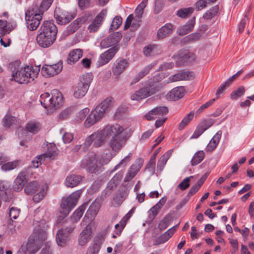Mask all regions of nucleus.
<instances>
[{
  "mask_svg": "<svg viewBox=\"0 0 254 254\" xmlns=\"http://www.w3.org/2000/svg\"><path fill=\"white\" fill-rule=\"evenodd\" d=\"M34 232L29 237L26 246H22L17 254H22L25 250L30 254L37 252L41 248V244L47 239L48 226L45 221H37L34 223Z\"/></svg>",
  "mask_w": 254,
  "mask_h": 254,
  "instance_id": "1",
  "label": "nucleus"
},
{
  "mask_svg": "<svg viewBox=\"0 0 254 254\" xmlns=\"http://www.w3.org/2000/svg\"><path fill=\"white\" fill-rule=\"evenodd\" d=\"M112 100L111 98H107L98 105L90 113V110L88 108H85L80 110L76 116V120L77 122L82 121L86 116L84 125L86 127H90L97 123L99 122L105 116L107 109L110 106Z\"/></svg>",
  "mask_w": 254,
  "mask_h": 254,
  "instance_id": "2",
  "label": "nucleus"
},
{
  "mask_svg": "<svg viewBox=\"0 0 254 254\" xmlns=\"http://www.w3.org/2000/svg\"><path fill=\"white\" fill-rule=\"evenodd\" d=\"M20 62L16 61L9 64L8 68L12 71L11 80L20 84L33 81L37 77L40 71L39 66H27L24 68L20 67Z\"/></svg>",
  "mask_w": 254,
  "mask_h": 254,
  "instance_id": "3",
  "label": "nucleus"
},
{
  "mask_svg": "<svg viewBox=\"0 0 254 254\" xmlns=\"http://www.w3.org/2000/svg\"><path fill=\"white\" fill-rule=\"evenodd\" d=\"M40 32L36 38L37 42L41 47H50L56 39L57 28L52 21H45L40 28Z\"/></svg>",
  "mask_w": 254,
  "mask_h": 254,
  "instance_id": "4",
  "label": "nucleus"
},
{
  "mask_svg": "<svg viewBox=\"0 0 254 254\" xmlns=\"http://www.w3.org/2000/svg\"><path fill=\"white\" fill-rule=\"evenodd\" d=\"M82 192V190H76L70 194L66 198L63 199L59 211L60 219H64L68 215L72 209L76 205Z\"/></svg>",
  "mask_w": 254,
  "mask_h": 254,
  "instance_id": "5",
  "label": "nucleus"
},
{
  "mask_svg": "<svg viewBox=\"0 0 254 254\" xmlns=\"http://www.w3.org/2000/svg\"><path fill=\"white\" fill-rule=\"evenodd\" d=\"M103 163L99 156L91 152L85 156L82 161L81 166L88 172L93 173L98 172L101 168Z\"/></svg>",
  "mask_w": 254,
  "mask_h": 254,
  "instance_id": "6",
  "label": "nucleus"
},
{
  "mask_svg": "<svg viewBox=\"0 0 254 254\" xmlns=\"http://www.w3.org/2000/svg\"><path fill=\"white\" fill-rule=\"evenodd\" d=\"M109 138L104 128L98 130L88 136L83 144V148H88L92 143L93 146L99 147L103 145Z\"/></svg>",
  "mask_w": 254,
  "mask_h": 254,
  "instance_id": "7",
  "label": "nucleus"
},
{
  "mask_svg": "<svg viewBox=\"0 0 254 254\" xmlns=\"http://www.w3.org/2000/svg\"><path fill=\"white\" fill-rule=\"evenodd\" d=\"M148 0H143L142 2L138 5L135 10V18L132 14H130L127 17L125 24V29H127L130 27L132 21H133L132 26L135 28L139 27L140 19L144 12V9L146 6Z\"/></svg>",
  "mask_w": 254,
  "mask_h": 254,
  "instance_id": "8",
  "label": "nucleus"
},
{
  "mask_svg": "<svg viewBox=\"0 0 254 254\" xmlns=\"http://www.w3.org/2000/svg\"><path fill=\"white\" fill-rule=\"evenodd\" d=\"M159 90V87L158 85L148 84L132 93L130 98L132 101H139L154 94Z\"/></svg>",
  "mask_w": 254,
  "mask_h": 254,
  "instance_id": "9",
  "label": "nucleus"
},
{
  "mask_svg": "<svg viewBox=\"0 0 254 254\" xmlns=\"http://www.w3.org/2000/svg\"><path fill=\"white\" fill-rule=\"evenodd\" d=\"M42 13L39 12L37 9L30 7L25 13V19L27 27L29 30H36L40 23L42 18Z\"/></svg>",
  "mask_w": 254,
  "mask_h": 254,
  "instance_id": "10",
  "label": "nucleus"
},
{
  "mask_svg": "<svg viewBox=\"0 0 254 254\" xmlns=\"http://www.w3.org/2000/svg\"><path fill=\"white\" fill-rule=\"evenodd\" d=\"M86 216H85L82 220L81 224L83 226H86L79 234L78 239V244L81 246H85L92 238V228L91 226L89 224L91 220H88L87 222H86Z\"/></svg>",
  "mask_w": 254,
  "mask_h": 254,
  "instance_id": "11",
  "label": "nucleus"
},
{
  "mask_svg": "<svg viewBox=\"0 0 254 254\" xmlns=\"http://www.w3.org/2000/svg\"><path fill=\"white\" fill-rule=\"evenodd\" d=\"M129 137V136H112L108 143V146L114 155L121 149Z\"/></svg>",
  "mask_w": 254,
  "mask_h": 254,
  "instance_id": "12",
  "label": "nucleus"
},
{
  "mask_svg": "<svg viewBox=\"0 0 254 254\" xmlns=\"http://www.w3.org/2000/svg\"><path fill=\"white\" fill-rule=\"evenodd\" d=\"M104 128L109 137L111 136H130V134L128 133L127 129L124 128L122 126L117 124L112 125H107Z\"/></svg>",
  "mask_w": 254,
  "mask_h": 254,
  "instance_id": "13",
  "label": "nucleus"
},
{
  "mask_svg": "<svg viewBox=\"0 0 254 254\" xmlns=\"http://www.w3.org/2000/svg\"><path fill=\"white\" fill-rule=\"evenodd\" d=\"M63 67V63L61 62L54 64H45L41 69V73L45 77H52L60 73Z\"/></svg>",
  "mask_w": 254,
  "mask_h": 254,
  "instance_id": "14",
  "label": "nucleus"
},
{
  "mask_svg": "<svg viewBox=\"0 0 254 254\" xmlns=\"http://www.w3.org/2000/svg\"><path fill=\"white\" fill-rule=\"evenodd\" d=\"M48 149L45 153L41 154L37 156L33 161V165L34 167L38 168L42 162L45 160L46 158H49L53 159L57 155V147L54 143H50Z\"/></svg>",
  "mask_w": 254,
  "mask_h": 254,
  "instance_id": "15",
  "label": "nucleus"
},
{
  "mask_svg": "<svg viewBox=\"0 0 254 254\" xmlns=\"http://www.w3.org/2000/svg\"><path fill=\"white\" fill-rule=\"evenodd\" d=\"M74 229L73 227L70 226L64 229L59 230L56 235V241L59 246H65L69 240L70 234Z\"/></svg>",
  "mask_w": 254,
  "mask_h": 254,
  "instance_id": "16",
  "label": "nucleus"
},
{
  "mask_svg": "<svg viewBox=\"0 0 254 254\" xmlns=\"http://www.w3.org/2000/svg\"><path fill=\"white\" fill-rule=\"evenodd\" d=\"M119 50V46H115L101 54L98 61V65L102 66L108 63Z\"/></svg>",
  "mask_w": 254,
  "mask_h": 254,
  "instance_id": "17",
  "label": "nucleus"
},
{
  "mask_svg": "<svg viewBox=\"0 0 254 254\" xmlns=\"http://www.w3.org/2000/svg\"><path fill=\"white\" fill-rule=\"evenodd\" d=\"M122 37V35L119 32H114L108 37L101 41V47L102 48H107L116 45L120 42Z\"/></svg>",
  "mask_w": 254,
  "mask_h": 254,
  "instance_id": "18",
  "label": "nucleus"
},
{
  "mask_svg": "<svg viewBox=\"0 0 254 254\" xmlns=\"http://www.w3.org/2000/svg\"><path fill=\"white\" fill-rule=\"evenodd\" d=\"M54 17L58 23L61 24H66L73 18L70 14L60 7L56 8Z\"/></svg>",
  "mask_w": 254,
  "mask_h": 254,
  "instance_id": "19",
  "label": "nucleus"
},
{
  "mask_svg": "<svg viewBox=\"0 0 254 254\" xmlns=\"http://www.w3.org/2000/svg\"><path fill=\"white\" fill-rule=\"evenodd\" d=\"M194 78V74L191 71H180L170 76L167 83L181 80H191Z\"/></svg>",
  "mask_w": 254,
  "mask_h": 254,
  "instance_id": "20",
  "label": "nucleus"
},
{
  "mask_svg": "<svg viewBox=\"0 0 254 254\" xmlns=\"http://www.w3.org/2000/svg\"><path fill=\"white\" fill-rule=\"evenodd\" d=\"M168 113V110L166 107H158L148 112L146 114L145 118L148 121L152 120L157 118H161Z\"/></svg>",
  "mask_w": 254,
  "mask_h": 254,
  "instance_id": "21",
  "label": "nucleus"
},
{
  "mask_svg": "<svg viewBox=\"0 0 254 254\" xmlns=\"http://www.w3.org/2000/svg\"><path fill=\"white\" fill-rule=\"evenodd\" d=\"M129 63L126 59H117L113 64L112 72L115 75H119L128 66Z\"/></svg>",
  "mask_w": 254,
  "mask_h": 254,
  "instance_id": "22",
  "label": "nucleus"
},
{
  "mask_svg": "<svg viewBox=\"0 0 254 254\" xmlns=\"http://www.w3.org/2000/svg\"><path fill=\"white\" fill-rule=\"evenodd\" d=\"M143 163V160L141 159H138L135 160L134 163L129 168L127 173L125 177L126 181H129L134 178L137 172L142 167Z\"/></svg>",
  "mask_w": 254,
  "mask_h": 254,
  "instance_id": "23",
  "label": "nucleus"
},
{
  "mask_svg": "<svg viewBox=\"0 0 254 254\" xmlns=\"http://www.w3.org/2000/svg\"><path fill=\"white\" fill-rule=\"evenodd\" d=\"M52 112L59 108L63 102L62 93L57 89L51 91Z\"/></svg>",
  "mask_w": 254,
  "mask_h": 254,
  "instance_id": "24",
  "label": "nucleus"
},
{
  "mask_svg": "<svg viewBox=\"0 0 254 254\" xmlns=\"http://www.w3.org/2000/svg\"><path fill=\"white\" fill-rule=\"evenodd\" d=\"M106 14L107 10L106 9H103L96 16L94 20L88 26V29L91 32H95L98 30L102 24Z\"/></svg>",
  "mask_w": 254,
  "mask_h": 254,
  "instance_id": "25",
  "label": "nucleus"
},
{
  "mask_svg": "<svg viewBox=\"0 0 254 254\" xmlns=\"http://www.w3.org/2000/svg\"><path fill=\"white\" fill-rule=\"evenodd\" d=\"M185 90L183 86H179L172 89L166 95L170 101H176L182 98L185 95Z\"/></svg>",
  "mask_w": 254,
  "mask_h": 254,
  "instance_id": "26",
  "label": "nucleus"
},
{
  "mask_svg": "<svg viewBox=\"0 0 254 254\" xmlns=\"http://www.w3.org/2000/svg\"><path fill=\"white\" fill-rule=\"evenodd\" d=\"M166 197H162L154 206L149 209L148 213V218L150 221L154 219L160 210L166 203Z\"/></svg>",
  "mask_w": 254,
  "mask_h": 254,
  "instance_id": "27",
  "label": "nucleus"
},
{
  "mask_svg": "<svg viewBox=\"0 0 254 254\" xmlns=\"http://www.w3.org/2000/svg\"><path fill=\"white\" fill-rule=\"evenodd\" d=\"M195 22V17H192L186 24L180 26L177 31L179 35L184 36L190 32L193 29Z\"/></svg>",
  "mask_w": 254,
  "mask_h": 254,
  "instance_id": "28",
  "label": "nucleus"
},
{
  "mask_svg": "<svg viewBox=\"0 0 254 254\" xmlns=\"http://www.w3.org/2000/svg\"><path fill=\"white\" fill-rule=\"evenodd\" d=\"M178 226V224L175 225L159 236L156 239V242L157 244H163L169 240V239L171 238L175 233Z\"/></svg>",
  "mask_w": 254,
  "mask_h": 254,
  "instance_id": "29",
  "label": "nucleus"
},
{
  "mask_svg": "<svg viewBox=\"0 0 254 254\" xmlns=\"http://www.w3.org/2000/svg\"><path fill=\"white\" fill-rule=\"evenodd\" d=\"M173 25L171 23H167L161 27L157 32L158 39H163L170 35L173 31Z\"/></svg>",
  "mask_w": 254,
  "mask_h": 254,
  "instance_id": "30",
  "label": "nucleus"
},
{
  "mask_svg": "<svg viewBox=\"0 0 254 254\" xmlns=\"http://www.w3.org/2000/svg\"><path fill=\"white\" fill-rule=\"evenodd\" d=\"M83 51L80 49H76L70 51L67 59V63L72 64L77 62L82 56Z\"/></svg>",
  "mask_w": 254,
  "mask_h": 254,
  "instance_id": "31",
  "label": "nucleus"
},
{
  "mask_svg": "<svg viewBox=\"0 0 254 254\" xmlns=\"http://www.w3.org/2000/svg\"><path fill=\"white\" fill-rule=\"evenodd\" d=\"M221 130L218 131L208 144L205 150L207 152H211L217 146L222 136Z\"/></svg>",
  "mask_w": 254,
  "mask_h": 254,
  "instance_id": "32",
  "label": "nucleus"
},
{
  "mask_svg": "<svg viewBox=\"0 0 254 254\" xmlns=\"http://www.w3.org/2000/svg\"><path fill=\"white\" fill-rule=\"evenodd\" d=\"M83 177L75 174L67 176L65 181V185L68 187L73 188L77 186L82 180Z\"/></svg>",
  "mask_w": 254,
  "mask_h": 254,
  "instance_id": "33",
  "label": "nucleus"
},
{
  "mask_svg": "<svg viewBox=\"0 0 254 254\" xmlns=\"http://www.w3.org/2000/svg\"><path fill=\"white\" fill-rule=\"evenodd\" d=\"M51 95L45 92L40 96V102L41 105L48 111L52 112Z\"/></svg>",
  "mask_w": 254,
  "mask_h": 254,
  "instance_id": "34",
  "label": "nucleus"
},
{
  "mask_svg": "<svg viewBox=\"0 0 254 254\" xmlns=\"http://www.w3.org/2000/svg\"><path fill=\"white\" fill-rule=\"evenodd\" d=\"M25 182V175L24 173H20L14 182L13 188L16 191H19L22 190Z\"/></svg>",
  "mask_w": 254,
  "mask_h": 254,
  "instance_id": "35",
  "label": "nucleus"
},
{
  "mask_svg": "<svg viewBox=\"0 0 254 254\" xmlns=\"http://www.w3.org/2000/svg\"><path fill=\"white\" fill-rule=\"evenodd\" d=\"M178 57L181 60L187 62H193L196 58V56L193 53L186 50L180 51L178 53Z\"/></svg>",
  "mask_w": 254,
  "mask_h": 254,
  "instance_id": "36",
  "label": "nucleus"
},
{
  "mask_svg": "<svg viewBox=\"0 0 254 254\" xmlns=\"http://www.w3.org/2000/svg\"><path fill=\"white\" fill-rule=\"evenodd\" d=\"M171 153L172 150H169L167 152H166L164 154L161 156L157 163V170H159L160 172L163 170L165 165L166 164L167 161H168L170 155H171Z\"/></svg>",
  "mask_w": 254,
  "mask_h": 254,
  "instance_id": "37",
  "label": "nucleus"
},
{
  "mask_svg": "<svg viewBox=\"0 0 254 254\" xmlns=\"http://www.w3.org/2000/svg\"><path fill=\"white\" fill-rule=\"evenodd\" d=\"M130 211H129L128 213H127L120 221L119 224H117L115 227L116 229V233L117 235H120L125 227L126 225L127 221L129 219L130 217Z\"/></svg>",
  "mask_w": 254,
  "mask_h": 254,
  "instance_id": "38",
  "label": "nucleus"
},
{
  "mask_svg": "<svg viewBox=\"0 0 254 254\" xmlns=\"http://www.w3.org/2000/svg\"><path fill=\"white\" fill-rule=\"evenodd\" d=\"M88 89L81 85V83H77L74 90V96L76 98H80L85 96L88 91Z\"/></svg>",
  "mask_w": 254,
  "mask_h": 254,
  "instance_id": "39",
  "label": "nucleus"
},
{
  "mask_svg": "<svg viewBox=\"0 0 254 254\" xmlns=\"http://www.w3.org/2000/svg\"><path fill=\"white\" fill-rule=\"evenodd\" d=\"M92 79L93 76L91 73H85L80 77L78 83H81L82 85L88 89Z\"/></svg>",
  "mask_w": 254,
  "mask_h": 254,
  "instance_id": "40",
  "label": "nucleus"
},
{
  "mask_svg": "<svg viewBox=\"0 0 254 254\" xmlns=\"http://www.w3.org/2000/svg\"><path fill=\"white\" fill-rule=\"evenodd\" d=\"M194 111H191L183 119L179 125V130H183L190 123V122L192 120L194 117Z\"/></svg>",
  "mask_w": 254,
  "mask_h": 254,
  "instance_id": "41",
  "label": "nucleus"
},
{
  "mask_svg": "<svg viewBox=\"0 0 254 254\" xmlns=\"http://www.w3.org/2000/svg\"><path fill=\"white\" fill-rule=\"evenodd\" d=\"M219 11V6L216 5L207 10L203 15V18L205 20H210L215 17Z\"/></svg>",
  "mask_w": 254,
  "mask_h": 254,
  "instance_id": "42",
  "label": "nucleus"
},
{
  "mask_svg": "<svg viewBox=\"0 0 254 254\" xmlns=\"http://www.w3.org/2000/svg\"><path fill=\"white\" fill-rule=\"evenodd\" d=\"M40 188L36 181H32L28 183L25 186L24 191L28 194H33L38 190V188Z\"/></svg>",
  "mask_w": 254,
  "mask_h": 254,
  "instance_id": "43",
  "label": "nucleus"
},
{
  "mask_svg": "<svg viewBox=\"0 0 254 254\" xmlns=\"http://www.w3.org/2000/svg\"><path fill=\"white\" fill-rule=\"evenodd\" d=\"M159 51L156 45H149L143 49V53L145 56H153L158 54Z\"/></svg>",
  "mask_w": 254,
  "mask_h": 254,
  "instance_id": "44",
  "label": "nucleus"
},
{
  "mask_svg": "<svg viewBox=\"0 0 254 254\" xmlns=\"http://www.w3.org/2000/svg\"><path fill=\"white\" fill-rule=\"evenodd\" d=\"M53 1V0H43L39 7L37 6H33L32 8L37 9L39 12L43 14L45 11H46L50 7Z\"/></svg>",
  "mask_w": 254,
  "mask_h": 254,
  "instance_id": "45",
  "label": "nucleus"
},
{
  "mask_svg": "<svg viewBox=\"0 0 254 254\" xmlns=\"http://www.w3.org/2000/svg\"><path fill=\"white\" fill-rule=\"evenodd\" d=\"M204 152L202 150L196 152L191 160V165L195 166L200 163L204 159Z\"/></svg>",
  "mask_w": 254,
  "mask_h": 254,
  "instance_id": "46",
  "label": "nucleus"
},
{
  "mask_svg": "<svg viewBox=\"0 0 254 254\" xmlns=\"http://www.w3.org/2000/svg\"><path fill=\"white\" fill-rule=\"evenodd\" d=\"M85 210V207L83 205L80 206L73 213L71 219L73 222H76L80 220Z\"/></svg>",
  "mask_w": 254,
  "mask_h": 254,
  "instance_id": "47",
  "label": "nucleus"
},
{
  "mask_svg": "<svg viewBox=\"0 0 254 254\" xmlns=\"http://www.w3.org/2000/svg\"><path fill=\"white\" fill-rule=\"evenodd\" d=\"M26 129L29 132L36 133L40 129V126L38 122H30L26 125Z\"/></svg>",
  "mask_w": 254,
  "mask_h": 254,
  "instance_id": "48",
  "label": "nucleus"
},
{
  "mask_svg": "<svg viewBox=\"0 0 254 254\" xmlns=\"http://www.w3.org/2000/svg\"><path fill=\"white\" fill-rule=\"evenodd\" d=\"M47 187L42 186L39 188V191L33 196V200L36 202H40L46 195L47 192Z\"/></svg>",
  "mask_w": 254,
  "mask_h": 254,
  "instance_id": "49",
  "label": "nucleus"
},
{
  "mask_svg": "<svg viewBox=\"0 0 254 254\" xmlns=\"http://www.w3.org/2000/svg\"><path fill=\"white\" fill-rule=\"evenodd\" d=\"M7 21L0 20V27H1L0 28V38L2 37L3 35H6L12 30L14 28V26H11V28L8 29Z\"/></svg>",
  "mask_w": 254,
  "mask_h": 254,
  "instance_id": "50",
  "label": "nucleus"
},
{
  "mask_svg": "<svg viewBox=\"0 0 254 254\" xmlns=\"http://www.w3.org/2000/svg\"><path fill=\"white\" fill-rule=\"evenodd\" d=\"M193 12L192 7L183 8L178 10L177 15L180 17L185 18L190 16Z\"/></svg>",
  "mask_w": 254,
  "mask_h": 254,
  "instance_id": "51",
  "label": "nucleus"
},
{
  "mask_svg": "<svg viewBox=\"0 0 254 254\" xmlns=\"http://www.w3.org/2000/svg\"><path fill=\"white\" fill-rule=\"evenodd\" d=\"M171 221L170 217L166 215L159 223L158 228L160 231L166 229L169 225Z\"/></svg>",
  "mask_w": 254,
  "mask_h": 254,
  "instance_id": "52",
  "label": "nucleus"
},
{
  "mask_svg": "<svg viewBox=\"0 0 254 254\" xmlns=\"http://www.w3.org/2000/svg\"><path fill=\"white\" fill-rule=\"evenodd\" d=\"M245 89L243 86L239 87L237 90L232 92L230 95L232 99L236 100L243 96L245 92Z\"/></svg>",
  "mask_w": 254,
  "mask_h": 254,
  "instance_id": "53",
  "label": "nucleus"
},
{
  "mask_svg": "<svg viewBox=\"0 0 254 254\" xmlns=\"http://www.w3.org/2000/svg\"><path fill=\"white\" fill-rule=\"evenodd\" d=\"M214 123V120L210 119L202 121L198 125L200 126L202 129L205 131L206 129L211 127Z\"/></svg>",
  "mask_w": 254,
  "mask_h": 254,
  "instance_id": "54",
  "label": "nucleus"
},
{
  "mask_svg": "<svg viewBox=\"0 0 254 254\" xmlns=\"http://www.w3.org/2000/svg\"><path fill=\"white\" fill-rule=\"evenodd\" d=\"M201 35L199 33L195 32L190 34L184 38V40L187 42L196 41L200 39Z\"/></svg>",
  "mask_w": 254,
  "mask_h": 254,
  "instance_id": "55",
  "label": "nucleus"
},
{
  "mask_svg": "<svg viewBox=\"0 0 254 254\" xmlns=\"http://www.w3.org/2000/svg\"><path fill=\"white\" fill-rule=\"evenodd\" d=\"M122 23V18L121 16H116L113 19L111 25V29L112 30H116L119 28L120 26Z\"/></svg>",
  "mask_w": 254,
  "mask_h": 254,
  "instance_id": "56",
  "label": "nucleus"
},
{
  "mask_svg": "<svg viewBox=\"0 0 254 254\" xmlns=\"http://www.w3.org/2000/svg\"><path fill=\"white\" fill-rule=\"evenodd\" d=\"M146 170L149 172L151 175L154 173L155 170V161L154 157H151L146 167Z\"/></svg>",
  "mask_w": 254,
  "mask_h": 254,
  "instance_id": "57",
  "label": "nucleus"
},
{
  "mask_svg": "<svg viewBox=\"0 0 254 254\" xmlns=\"http://www.w3.org/2000/svg\"><path fill=\"white\" fill-rule=\"evenodd\" d=\"M16 119L14 117L6 115L3 119V125L5 127H9L15 121Z\"/></svg>",
  "mask_w": 254,
  "mask_h": 254,
  "instance_id": "58",
  "label": "nucleus"
},
{
  "mask_svg": "<svg viewBox=\"0 0 254 254\" xmlns=\"http://www.w3.org/2000/svg\"><path fill=\"white\" fill-rule=\"evenodd\" d=\"M209 4L207 0H198L194 4V7L197 11H199L205 8Z\"/></svg>",
  "mask_w": 254,
  "mask_h": 254,
  "instance_id": "59",
  "label": "nucleus"
},
{
  "mask_svg": "<svg viewBox=\"0 0 254 254\" xmlns=\"http://www.w3.org/2000/svg\"><path fill=\"white\" fill-rule=\"evenodd\" d=\"M192 178L193 176L186 178L179 184L178 187L181 190H185L189 187L190 178Z\"/></svg>",
  "mask_w": 254,
  "mask_h": 254,
  "instance_id": "60",
  "label": "nucleus"
},
{
  "mask_svg": "<svg viewBox=\"0 0 254 254\" xmlns=\"http://www.w3.org/2000/svg\"><path fill=\"white\" fill-rule=\"evenodd\" d=\"M131 155V153H130L128 155L123 159L121 162L114 167L113 171H116L122 166H125L130 161Z\"/></svg>",
  "mask_w": 254,
  "mask_h": 254,
  "instance_id": "61",
  "label": "nucleus"
},
{
  "mask_svg": "<svg viewBox=\"0 0 254 254\" xmlns=\"http://www.w3.org/2000/svg\"><path fill=\"white\" fill-rule=\"evenodd\" d=\"M100 208V204L97 201L93 202L89 207L88 212H92L93 215H96Z\"/></svg>",
  "mask_w": 254,
  "mask_h": 254,
  "instance_id": "62",
  "label": "nucleus"
},
{
  "mask_svg": "<svg viewBox=\"0 0 254 254\" xmlns=\"http://www.w3.org/2000/svg\"><path fill=\"white\" fill-rule=\"evenodd\" d=\"M20 209L17 208L12 207L9 210V217L14 219H17L19 216Z\"/></svg>",
  "mask_w": 254,
  "mask_h": 254,
  "instance_id": "63",
  "label": "nucleus"
},
{
  "mask_svg": "<svg viewBox=\"0 0 254 254\" xmlns=\"http://www.w3.org/2000/svg\"><path fill=\"white\" fill-rule=\"evenodd\" d=\"M99 251V246L96 244H92L88 248L86 254H98Z\"/></svg>",
  "mask_w": 254,
  "mask_h": 254,
  "instance_id": "64",
  "label": "nucleus"
}]
</instances>
